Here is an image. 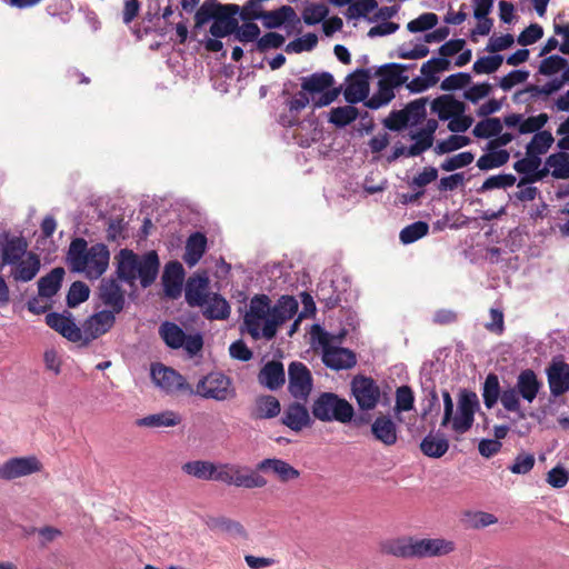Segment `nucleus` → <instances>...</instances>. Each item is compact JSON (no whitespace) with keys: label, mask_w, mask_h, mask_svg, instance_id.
Here are the masks:
<instances>
[{"label":"nucleus","mask_w":569,"mask_h":569,"mask_svg":"<svg viewBox=\"0 0 569 569\" xmlns=\"http://www.w3.org/2000/svg\"><path fill=\"white\" fill-rule=\"evenodd\" d=\"M114 260L118 279L128 283L139 279L142 288L150 287L159 273L160 261L154 250L139 256L131 249L124 248L118 252Z\"/></svg>","instance_id":"obj_1"},{"label":"nucleus","mask_w":569,"mask_h":569,"mask_svg":"<svg viewBox=\"0 0 569 569\" xmlns=\"http://www.w3.org/2000/svg\"><path fill=\"white\" fill-rule=\"evenodd\" d=\"M238 12L240 6L236 3L223 4L218 0H203L194 12L193 31L201 29L212 21L209 33L214 38H226L238 29Z\"/></svg>","instance_id":"obj_2"},{"label":"nucleus","mask_w":569,"mask_h":569,"mask_svg":"<svg viewBox=\"0 0 569 569\" xmlns=\"http://www.w3.org/2000/svg\"><path fill=\"white\" fill-rule=\"evenodd\" d=\"M67 260L76 272H86L90 279L100 278L109 267L110 251L104 243L88 248L83 238L70 242Z\"/></svg>","instance_id":"obj_3"},{"label":"nucleus","mask_w":569,"mask_h":569,"mask_svg":"<svg viewBox=\"0 0 569 569\" xmlns=\"http://www.w3.org/2000/svg\"><path fill=\"white\" fill-rule=\"evenodd\" d=\"M443 417L442 427H447L450 422L452 429L458 433L467 432L473 425L475 413L479 409V399L476 392L461 389L458 397V410L453 417V401L448 390L442 391Z\"/></svg>","instance_id":"obj_4"},{"label":"nucleus","mask_w":569,"mask_h":569,"mask_svg":"<svg viewBox=\"0 0 569 569\" xmlns=\"http://www.w3.org/2000/svg\"><path fill=\"white\" fill-rule=\"evenodd\" d=\"M300 86L312 98L313 108L331 104L342 92V87H335V78L328 71L315 72L300 78Z\"/></svg>","instance_id":"obj_5"},{"label":"nucleus","mask_w":569,"mask_h":569,"mask_svg":"<svg viewBox=\"0 0 569 569\" xmlns=\"http://www.w3.org/2000/svg\"><path fill=\"white\" fill-rule=\"evenodd\" d=\"M315 419L322 422L338 421L347 425L352 417V405L333 392H321L311 406Z\"/></svg>","instance_id":"obj_6"},{"label":"nucleus","mask_w":569,"mask_h":569,"mask_svg":"<svg viewBox=\"0 0 569 569\" xmlns=\"http://www.w3.org/2000/svg\"><path fill=\"white\" fill-rule=\"evenodd\" d=\"M159 335L169 348H183L190 357H194L203 348L201 333L187 335L177 323L171 321H164L160 325Z\"/></svg>","instance_id":"obj_7"},{"label":"nucleus","mask_w":569,"mask_h":569,"mask_svg":"<svg viewBox=\"0 0 569 569\" xmlns=\"http://www.w3.org/2000/svg\"><path fill=\"white\" fill-rule=\"evenodd\" d=\"M150 376L156 386L167 393L183 392L193 395L192 387L174 369L160 362L152 363Z\"/></svg>","instance_id":"obj_8"},{"label":"nucleus","mask_w":569,"mask_h":569,"mask_svg":"<svg viewBox=\"0 0 569 569\" xmlns=\"http://www.w3.org/2000/svg\"><path fill=\"white\" fill-rule=\"evenodd\" d=\"M298 311V301L291 296H281L277 303L272 306L271 315L262 328V337L266 340H272L278 327L291 319Z\"/></svg>","instance_id":"obj_9"},{"label":"nucleus","mask_w":569,"mask_h":569,"mask_svg":"<svg viewBox=\"0 0 569 569\" xmlns=\"http://www.w3.org/2000/svg\"><path fill=\"white\" fill-rule=\"evenodd\" d=\"M351 393L361 411L375 409L380 400V388L371 377L356 375L350 382Z\"/></svg>","instance_id":"obj_10"},{"label":"nucleus","mask_w":569,"mask_h":569,"mask_svg":"<svg viewBox=\"0 0 569 569\" xmlns=\"http://www.w3.org/2000/svg\"><path fill=\"white\" fill-rule=\"evenodd\" d=\"M271 300L267 295H256L249 305V310L244 315L243 325L252 339L258 340L262 337L260 331V321H267L271 315Z\"/></svg>","instance_id":"obj_11"},{"label":"nucleus","mask_w":569,"mask_h":569,"mask_svg":"<svg viewBox=\"0 0 569 569\" xmlns=\"http://www.w3.org/2000/svg\"><path fill=\"white\" fill-rule=\"evenodd\" d=\"M230 379L222 373H210L197 383L193 395L217 401L227 400L230 397Z\"/></svg>","instance_id":"obj_12"},{"label":"nucleus","mask_w":569,"mask_h":569,"mask_svg":"<svg viewBox=\"0 0 569 569\" xmlns=\"http://www.w3.org/2000/svg\"><path fill=\"white\" fill-rule=\"evenodd\" d=\"M116 323V315L112 311L101 310L93 313L82 323L81 346H88L94 339L107 333Z\"/></svg>","instance_id":"obj_13"},{"label":"nucleus","mask_w":569,"mask_h":569,"mask_svg":"<svg viewBox=\"0 0 569 569\" xmlns=\"http://www.w3.org/2000/svg\"><path fill=\"white\" fill-rule=\"evenodd\" d=\"M41 469L42 463L36 456L14 457L0 466V479L10 481L39 472Z\"/></svg>","instance_id":"obj_14"},{"label":"nucleus","mask_w":569,"mask_h":569,"mask_svg":"<svg viewBox=\"0 0 569 569\" xmlns=\"http://www.w3.org/2000/svg\"><path fill=\"white\" fill-rule=\"evenodd\" d=\"M550 399H556L569 391V365L561 358H553L546 368Z\"/></svg>","instance_id":"obj_15"},{"label":"nucleus","mask_w":569,"mask_h":569,"mask_svg":"<svg viewBox=\"0 0 569 569\" xmlns=\"http://www.w3.org/2000/svg\"><path fill=\"white\" fill-rule=\"evenodd\" d=\"M289 392L296 399L306 400L312 390L310 370L302 362L293 361L288 368Z\"/></svg>","instance_id":"obj_16"},{"label":"nucleus","mask_w":569,"mask_h":569,"mask_svg":"<svg viewBox=\"0 0 569 569\" xmlns=\"http://www.w3.org/2000/svg\"><path fill=\"white\" fill-rule=\"evenodd\" d=\"M370 71L368 69H357L347 78V87L343 90L345 100L349 104L367 100L370 92L369 84Z\"/></svg>","instance_id":"obj_17"},{"label":"nucleus","mask_w":569,"mask_h":569,"mask_svg":"<svg viewBox=\"0 0 569 569\" xmlns=\"http://www.w3.org/2000/svg\"><path fill=\"white\" fill-rule=\"evenodd\" d=\"M28 241L23 237L0 233V256L2 264L12 266L27 256Z\"/></svg>","instance_id":"obj_18"},{"label":"nucleus","mask_w":569,"mask_h":569,"mask_svg":"<svg viewBox=\"0 0 569 569\" xmlns=\"http://www.w3.org/2000/svg\"><path fill=\"white\" fill-rule=\"evenodd\" d=\"M46 323L71 342H79L82 339L81 329L74 323L72 315L68 311L47 313Z\"/></svg>","instance_id":"obj_19"},{"label":"nucleus","mask_w":569,"mask_h":569,"mask_svg":"<svg viewBox=\"0 0 569 569\" xmlns=\"http://www.w3.org/2000/svg\"><path fill=\"white\" fill-rule=\"evenodd\" d=\"M413 558L440 557L455 549L452 541L440 538L416 539L412 537Z\"/></svg>","instance_id":"obj_20"},{"label":"nucleus","mask_w":569,"mask_h":569,"mask_svg":"<svg viewBox=\"0 0 569 569\" xmlns=\"http://www.w3.org/2000/svg\"><path fill=\"white\" fill-rule=\"evenodd\" d=\"M209 278L206 273H196L190 276L184 287V299L189 307H203L206 298L211 292L209 289Z\"/></svg>","instance_id":"obj_21"},{"label":"nucleus","mask_w":569,"mask_h":569,"mask_svg":"<svg viewBox=\"0 0 569 569\" xmlns=\"http://www.w3.org/2000/svg\"><path fill=\"white\" fill-rule=\"evenodd\" d=\"M99 298L102 303L110 307L109 311L120 313L126 305L124 291L116 279H102L99 286Z\"/></svg>","instance_id":"obj_22"},{"label":"nucleus","mask_w":569,"mask_h":569,"mask_svg":"<svg viewBox=\"0 0 569 569\" xmlns=\"http://www.w3.org/2000/svg\"><path fill=\"white\" fill-rule=\"evenodd\" d=\"M184 269L179 261H170L162 273V284L166 297L177 299L181 296Z\"/></svg>","instance_id":"obj_23"},{"label":"nucleus","mask_w":569,"mask_h":569,"mask_svg":"<svg viewBox=\"0 0 569 569\" xmlns=\"http://www.w3.org/2000/svg\"><path fill=\"white\" fill-rule=\"evenodd\" d=\"M257 471L273 475L280 482L298 479L300 472L287 461L278 458H266L257 463Z\"/></svg>","instance_id":"obj_24"},{"label":"nucleus","mask_w":569,"mask_h":569,"mask_svg":"<svg viewBox=\"0 0 569 569\" xmlns=\"http://www.w3.org/2000/svg\"><path fill=\"white\" fill-rule=\"evenodd\" d=\"M370 431L375 440L387 447L393 446L398 441V428L389 415L377 416L371 422Z\"/></svg>","instance_id":"obj_25"},{"label":"nucleus","mask_w":569,"mask_h":569,"mask_svg":"<svg viewBox=\"0 0 569 569\" xmlns=\"http://www.w3.org/2000/svg\"><path fill=\"white\" fill-rule=\"evenodd\" d=\"M322 362L326 367L339 371L351 369L357 363L356 353L347 348L332 347L322 352Z\"/></svg>","instance_id":"obj_26"},{"label":"nucleus","mask_w":569,"mask_h":569,"mask_svg":"<svg viewBox=\"0 0 569 569\" xmlns=\"http://www.w3.org/2000/svg\"><path fill=\"white\" fill-rule=\"evenodd\" d=\"M10 276L16 282H29L36 278L41 268V260L34 252H28L26 258L11 266Z\"/></svg>","instance_id":"obj_27"},{"label":"nucleus","mask_w":569,"mask_h":569,"mask_svg":"<svg viewBox=\"0 0 569 569\" xmlns=\"http://www.w3.org/2000/svg\"><path fill=\"white\" fill-rule=\"evenodd\" d=\"M248 411L252 420L272 419L280 413L281 406L274 396L261 395L254 399Z\"/></svg>","instance_id":"obj_28"},{"label":"nucleus","mask_w":569,"mask_h":569,"mask_svg":"<svg viewBox=\"0 0 569 569\" xmlns=\"http://www.w3.org/2000/svg\"><path fill=\"white\" fill-rule=\"evenodd\" d=\"M281 423L292 431H301L303 428L310 427L312 420L305 405L292 402L286 408L281 417Z\"/></svg>","instance_id":"obj_29"},{"label":"nucleus","mask_w":569,"mask_h":569,"mask_svg":"<svg viewBox=\"0 0 569 569\" xmlns=\"http://www.w3.org/2000/svg\"><path fill=\"white\" fill-rule=\"evenodd\" d=\"M431 111L437 113L440 120L446 121L456 114L465 113L466 104L452 94H442L431 102Z\"/></svg>","instance_id":"obj_30"},{"label":"nucleus","mask_w":569,"mask_h":569,"mask_svg":"<svg viewBox=\"0 0 569 569\" xmlns=\"http://www.w3.org/2000/svg\"><path fill=\"white\" fill-rule=\"evenodd\" d=\"M258 381L269 390H278L286 382L283 365L279 361H269L258 375Z\"/></svg>","instance_id":"obj_31"},{"label":"nucleus","mask_w":569,"mask_h":569,"mask_svg":"<svg viewBox=\"0 0 569 569\" xmlns=\"http://www.w3.org/2000/svg\"><path fill=\"white\" fill-rule=\"evenodd\" d=\"M202 316L207 320H226L230 317L231 308L229 302L220 293L211 292L201 307Z\"/></svg>","instance_id":"obj_32"},{"label":"nucleus","mask_w":569,"mask_h":569,"mask_svg":"<svg viewBox=\"0 0 569 569\" xmlns=\"http://www.w3.org/2000/svg\"><path fill=\"white\" fill-rule=\"evenodd\" d=\"M515 387L521 398L531 403L539 393L542 382L532 369H525L518 375Z\"/></svg>","instance_id":"obj_33"},{"label":"nucleus","mask_w":569,"mask_h":569,"mask_svg":"<svg viewBox=\"0 0 569 569\" xmlns=\"http://www.w3.org/2000/svg\"><path fill=\"white\" fill-rule=\"evenodd\" d=\"M66 271L62 267L53 268L38 280V295L41 298H52L62 287Z\"/></svg>","instance_id":"obj_34"},{"label":"nucleus","mask_w":569,"mask_h":569,"mask_svg":"<svg viewBox=\"0 0 569 569\" xmlns=\"http://www.w3.org/2000/svg\"><path fill=\"white\" fill-rule=\"evenodd\" d=\"M207 249V237L202 232H193L189 236L186 242V251L183 261L189 266H196Z\"/></svg>","instance_id":"obj_35"},{"label":"nucleus","mask_w":569,"mask_h":569,"mask_svg":"<svg viewBox=\"0 0 569 569\" xmlns=\"http://www.w3.org/2000/svg\"><path fill=\"white\" fill-rule=\"evenodd\" d=\"M449 449V440L442 433H428L420 442L421 452L429 458H441Z\"/></svg>","instance_id":"obj_36"},{"label":"nucleus","mask_w":569,"mask_h":569,"mask_svg":"<svg viewBox=\"0 0 569 569\" xmlns=\"http://www.w3.org/2000/svg\"><path fill=\"white\" fill-rule=\"evenodd\" d=\"M261 20L264 28L278 29L286 22L296 21L297 13L292 7L286 4L276 10L262 12Z\"/></svg>","instance_id":"obj_37"},{"label":"nucleus","mask_w":569,"mask_h":569,"mask_svg":"<svg viewBox=\"0 0 569 569\" xmlns=\"http://www.w3.org/2000/svg\"><path fill=\"white\" fill-rule=\"evenodd\" d=\"M405 71H407V67L405 64L390 62L381 66L377 71V74L382 76L379 81H385V84L393 90L395 88L407 83L409 78L403 74Z\"/></svg>","instance_id":"obj_38"},{"label":"nucleus","mask_w":569,"mask_h":569,"mask_svg":"<svg viewBox=\"0 0 569 569\" xmlns=\"http://www.w3.org/2000/svg\"><path fill=\"white\" fill-rule=\"evenodd\" d=\"M181 422L179 413L167 410L153 415L146 416L136 421L138 427L146 428H161V427H174Z\"/></svg>","instance_id":"obj_39"},{"label":"nucleus","mask_w":569,"mask_h":569,"mask_svg":"<svg viewBox=\"0 0 569 569\" xmlns=\"http://www.w3.org/2000/svg\"><path fill=\"white\" fill-rule=\"evenodd\" d=\"M412 548V537L389 539L380 545L381 552L403 559L413 558Z\"/></svg>","instance_id":"obj_40"},{"label":"nucleus","mask_w":569,"mask_h":569,"mask_svg":"<svg viewBox=\"0 0 569 569\" xmlns=\"http://www.w3.org/2000/svg\"><path fill=\"white\" fill-rule=\"evenodd\" d=\"M229 468L236 473V487L256 489L263 488L268 483V480L261 475V471H257V467L253 470L248 469L247 473H242L241 468L238 466H231Z\"/></svg>","instance_id":"obj_41"},{"label":"nucleus","mask_w":569,"mask_h":569,"mask_svg":"<svg viewBox=\"0 0 569 569\" xmlns=\"http://www.w3.org/2000/svg\"><path fill=\"white\" fill-rule=\"evenodd\" d=\"M181 470L188 475L192 476L197 479L201 480H212L213 473L216 471L214 463L204 460H193L188 461L182 465Z\"/></svg>","instance_id":"obj_42"},{"label":"nucleus","mask_w":569,"mask_h":569,"mask_svg":"<svg viewBox=\"0 0 569 569\" xmlns=\"http://www.w3.org/2000/svg\"><path fill=\"white\" fill-rule=\"evenodd\" d=\"M546 166L552 168L551 176L555 179H569V153L559 151L546 159Z\"/></svg>","instance_id":"obj_43"},{"label":"nucleus","mask_w":569,"mask_h":569,"mask_svg":"<svg viewBox=\"0 0 569 569\" xmlns=\"http://www.w3.org/2000/svg\"><path fill=\"white\" fill-rule=\"evenodd\" d=\"M510 158V153L506 149H500L498 151H490L482 154L477 160V167L481 171H489L491 169L500 168L505 166Z\"/></svg>","instance_id":"obj_44"},{"label":"nucleus","mask_w":569,"mask_h":569,"mask_svg":"<svg viewBox=\"0 0 569 569\" xmlns=\"http://www.w3.org/2000/svg\"><path fill=\"white\" fill-rule=\"evenodd\" d=\"M359 117V111L353 104L332 108L330 111L329 122L337 128H345L352 123Z\"/></svg>","instance_id":"obj_45"},{"label":"nucleus","mask_w":569,"mask_h":569,"mask_svg":"<svg viewBox=\"0 0 569 569\" xmlns=\"http://www.w3.org/2000/svg\"><path fill=\"white\" fill-rule=\"evenodd\" d=\"M555 139L550 131L543 130L533 134L531 141L526 147V153H532L537 157L545 154L552 146Z\"/></svg>","instance_id":"obj_46"},{"label":"nucleus","mask_w":569,"mask_h":569,"mask_svg":"<svg viewBox=\"0 0 569 569\" xmlns=\"http://www.w3.org/2000/svg\"><path fill=\"white\" fill-rule=\"evenodd\" d=\"M502 131V123L499 118H486L479 121L472 133L476 138L488 139L500 134Z\"/></svg>","instance_id":"obj_47"},{"label":"nucleus","mask_w":569,"mask_h":569,"mask_svg":"<svg viewBox=\"0 0 569 569\" xmlns=\"http://www.w3.org/2000/svg\"><path fill=\"white\" fill-rule=\"evenodd\" d=\"M499 378L496 373H489L486 377L482 389L483 403L488 409H491L500 397Z\"/></svg>","instance_id":"obj_48"},{"label":"nucleus","mask_w":569,"mask_h":569,"mask_svg":"<svg viewBox=\"0 0 569 569\" xmlns=\"http://www.w3.org/2000/svg\"><path fill=\"white\" fill-rule=\"evenodd\" d=\"M428 101L429 99L427 97H422L413 101H410L402 109L405 111L406 117L408 118V122L410 126H416L426 118V106Z\"/></svg>","instance_id":"obj_49"},{"label":"nucleus","mask_w":569,"mask_h":569,"mask_svg":"<svg viewBox=\"0 0 569 569\" xmlns=\"http://www.w3.org/2000/svg\"><path fill=\"white\" fill-rule=\"evenodd\" d=\"M204 522L207 527L211 530L234 532L240 536L244 535V529L240 522L231 520L226 517H207Z\"/></svg>","instance_id":"obj_50"},{"label":"nucleus","mask_w":569,"mask_h":569,"mask_svg":"<svg viewBox=\"0 0 569 569\" xmlns=\"http://www.w3.org/2000/svg\"><path fill=\"white\" fill-rule=\"evenodd\" d=\"M395 98L393 90L385 84V81H378V91L370 98H367L365 106L369 109L377 110L388 104Z\"/></svg>","instance_id":"obj_51"},{"label":"nucleus","mask_w":569,"mask_h":569,"mask_svg":"<svg viewBox=\"0 0 569 569\" xmlns=\"http://www.w3.org/2000/svg\"><path fill=\"white\" fill-rule=\"evenodd\" d=\"M429 231V224L425 221H416L407 227H405L400 231V241L405 244L412 243L422 237H425Z\"/></svg>","instance_id":"obj_52"},{"label":"nucleus","mask_w":569,"mask_h":569,"mask_svg":"<svg viewBox=\"0 0 569 569\" xmlns=\"http://www.w3.org/2000/svg\"><path fill=\"white\" fill-rule=\"evenodd\" d=\"M90 296V288L82 281L71 283L67 293V305L69 308H76L80 303L87 301Z\"/></svg>","instance_id":"obj_53"},{"label":"nucleus","mask_w":569,"mask_h":569,"mask_svg":"<svg viewBox=\"0 0 569 569\" xmlns=\"http://www.w3.org/2000/svg\"><path fill=\"white\" fill-rule=\"evenodd\" d=\"M469 143L470 139L467 136L452 134L448 139L439 141L433 151L437 154H445L461 149Z\"/></svg>","instance_id":"obj_54"},{"label":"nucleus","mask_w":569,"mask_h":569,"mask_svg":"<svg viewBox=\"0 0 569 569\" xmlns=\"http://www.w3.org/2000/svg\"><path fill=\"white\" fill-rule=\"evenodd\" d=\"M439 18L433 12H425L407 24L409 32L417 33L431 30L438 24Z\"/></svg>","instance_id":"obj_55"},{"label":"nucleus","mask_w":569,"mask_h":569,"mask_svg":"<svg viewBox=\"0 0 569 569\" xmlns=\"http://www.w3.org/2000/svg\"><path fill=\"white\" fill-rule=\"evenodd\" d=\"M516 177L511 173L491 176L485 180L482 186L477 191L482 193L492 189H506L512 187L516 183Z\"/></svg>","instance_id":"obj_56"},{"label":"nucleus","mask_w":569,"mask_h":569,"mask_svg":"<svg viewBox=\"0 0 569 569\" xmlns=\"http://www.w3.org/2000/svg\"><path fill=\"white\" fill-rule=\"evenodd\" d=\"M503 61L501 54L481 57L473 63L472 70L477 74L493 73L496 72Z\"/></svg>","instance_id":"obj_57"},{"label":"nucleus","mask_w":569,"mask_h":569,"mask_svg":"<svg viewBox=\"0 0 569 569\" xmlns=\"http://www.w3.org/2000/svg\"><path fill=\"white\" fill-rule=\"evenodd\" d=\"M128 222L123 217L110 218L108 220L107 240L109 242H119L128 237Z\"/></svg>","instance_id":"obj_58"},{"label":"nucleus","mask_w":569,"mask_h":569,"mask_svg":"<svg viewBox=\"0 0 569 569\" xmlns=\"http://www.w3.org/2000/svg\"><path fill=\"white\" fill-rule=\"evenodd\" d=\"M410 138L415 140V143L410 146L409 151L417 156L430 149L435 141V136L429 134L423 128L417 132H411Z\"/></svg>","instance_id":"obj_59"},{"label":"nucleus","mask_w":569,"mask_h":569,"mask_svg":"<svg viewBox=\"0 0 569 569\" xmlns=\"http://www.w3.org/2000/svg\"><path fill=\"white\" fill-rule=\"evenodd\" d=\"M329 13V9L323 3H311L306 7L302 12V19L306 24L315 26L320 23L326 19Z\"/></svg>","instance_id":"obj_60"},{"label":"nucleus","mask_w":569,"mask_h":569,"mask_svg":"<svg viewBox=\"0 0 569 569\" xmlns=\"http://www.w3.org/2000/svg\"><path fill=\"white\" fill-rule=\"evenodd\" d=\"M425 397L422 399V418L430 415L436 408H439V398L436 386L432 381L422 385Z\"/></svg>","instance_id":"obj_61"},{"label":"nucleus","mask_w":569,"mask_h":569,"mask_svg":"<svg viewBox=\"0 0 569 569\" xmlns=\"http://www.w3.org/2000/svg\"><path fill=\"white\" fill-rule=\"evenodd\" d=\"M475 159V156L470 151H463L458 154H455L450 158H447L440 164V169L443 171H455L461 168L469 166Z\"/></svg>","instance_id":"obj_62"},{"label":"nucleus","mask_w":569,"mask_h":569,"mask_svg":"<svg viewBox=\"0 0 569 569\" xmlns=\"http://www.w3.org/2000/svg\"><path fill=\"white\" fill-rule=\"evenodd\" d=\"M567 64L568 61L566 58L559 54H551L540 62L539 73L543 76H552L566 68Z\"/></svg>","instance_id":"obj_63"},{"label":"nucleus","mask_w":569,"mask_h":569,"mask_svg":"<svg viewBox=\"0 0 569 569\" xmlns=\"http://www.w3.org/2000/svg\"><path fill=\"white\" fill-rule=\"evenodd\" d=\"M377 7L378 2L376 0H353L347 9L346 17L348 19L366 18Z\"/></svg>","instance_id":"obj_64"}]
</instances>
